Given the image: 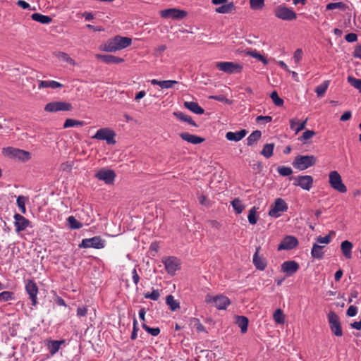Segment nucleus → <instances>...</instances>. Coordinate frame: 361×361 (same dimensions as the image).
<instances>
[{"instance_id":"obj_46","label":"nucleus","mask_w":361,"mask_h":361,"mask_svg":"<svg viewBox=\"0 0 361 361\" xmlns=\"http://www.w3.org/2000/svg\"><path fill=\"white\" fill-rule=\"evenodd\" d=\"M274 320L277 323L282 324L285 322V317L283 311L281 309H277L273 314Z\"/></svg>"},{"instance_id":"obj_12","label":"nucleus","mask_w":361,"mask_h":361,"mask_svg":"<svg viewBox=\"0 0 361 361\" xmlns=\"http://www.w3.org/2000/svg\"><path fill=\"white\" fill-rule=\"evenodd\" d=\"M25 288L29 295V299L32 302V305L36 306L37 304V294L39 293L37 283L32 279H27L25 281Z\"/></svg>"},{"instance_id":"obj_64","label":"nucleus","mask_w":361,"mask_h":361,"mask_svg":"<svg viewBox=\"0 0 361 361\" xmlns=\"http://www.w3.org/2000/svg\"><path fill=\"white\" fill-rule=\"evenodd\" d=\"M345 39L348 42H354L357 40V35L355 33H348L345 36Z\"/></svg>"},{"instance_id":"obj_60","label":"nucleus","mask_w":361,"mask_h":361,"mask_svg":"<svg viewBox=\"0 0 361 361\" xmlns=\"http://www.w3.org/2000/svg\"><path fill=\"white\" fill-rule=\"evenodd\" d=\"M315 132L314 130H307L305 131L302 136L300 137V140H306L311 137H312L315 135Z\"/></svg>"},{"instance_id":"obj_55","label":"nucleus","mask_w":361,"mask_h":361,"mask_svg":"<svg viewBox=\"0 0 361 361\" xmlns=\"http://www.w3.org/2000/svg\"><path fill=\"white\" fill-rule=\"evenodd\" d=\"M160 296L159 290H153L151 293H146L144 294V297L146 299H151L157 301Z\"/></svg>"},{"instance_id":"obj_54","label":"nucleus","mask_w":361,"mask_h":361,"mask_svg":"<svg viewBox=\"0 0 361 361\" xmlns=\"http://www.w3.org/2000/svg\"><path fill=\"white\" fill-rule=\"evenodd\" d=\"M270 97L276 106H281L283 104V100L279 97L276 91L272 92Z\"/></svg>"},{"instance_id":"obj_40","label":"nucleus","mask_w":361,"mask_h":361,"mask_svg":"<svg viewBox=\"0 0 361 361\" xmlns=\"http://www.w3.org/2000/svg\"><path fill=\"white\" fill-rule=\"evenodd\" d=\"M329 85V80H325L324 82L316 87L315 92L318 97H322L324 95Z\"/></svg>"},{"instance_id":"obj_23","label":"nucleus","mask_w":361,"mask_h":361,"mask_svg":"<svg viewBox=\"0 0 361 361\" xmlns=\"http://www.w3.org/2000/svg\"><path fill=\"white\" fill-rule=\"evenodd\" d=\"M180 137L185 141L193 144L197 145L204 141L203 137H199L195 135L190 134L189 133H182L180 134Z\"/></svg>"},{"instance_id":"obj_42","label":"nucleus","mask_w":361,"mask_h":361,"mask_svg":"<svg viewBox=\"0 0 361 361\" xmlns=\"http://www.w3.org/2000/svg\"><path fill=\"white\" fill-rule=\"evenodd\" d=\"M84 121H77L72 118H67L63 123V128H68L75 126H84Z\"/></svg>"},{"instance_id":"obj_41","label":"nucleus","mask_w":361,"mask_h":361,"mask_svg":"<svg viewBox=\"0 0 361 361\" xmlns=\"http://www.w3.org/2000/svg\"><path fill=\"white\" fill-rule=\"evenodd\" d=\"M257 208L256 207H252L249 211L247 219L249 223L252 225H255L257 222L258 216L257 215Z\"/></svg>"},{"instance_id":"obj_4","label":"nucleus","mask_w":361,"mask_h":361,"mask_svg":"<svg viewBox=\"0 0 361 361\" xmlns=\"http://www.w3.org/2000/svg\"><path fill=\"white\" fill-rule=\"evenodd\" d=\"M329 183L334 190L341 193L347 192V188L343 183L341 175L336 171H332L329 173Z\"/></svg>"},{"instance_id":"obj_51","label":"nucleus","mask_w":361,"mask_h":361,"mask_svg":"<svg viewBox=\"0 0 361 361\" xmlns=\"http://www.w3.org/2000/svg\"><path fill=\"white\" fill-rule=\"evenodd\" d=\"M56 57L63 61V62H67L70 64H75V61L73 59H71L66 53L65 52H59L57 54H56Z\"/></svg>"},{"instance_id":"obj_62","label":"nucleus","mask_w":361,"mask_h":361,"mask_svg":"<svg viewBox=\"0 0 361 361\" xmlns=\"http://www.w3.org/2000/svg\"><path fill=\"white\" fill-rule=\"evenodd\" d=\"M357 307L354 305H350L347 310L346 314L348 317H354L357 314Z\"/></svg>"},{"instance_id":"obj_34","label":"nucleus","mask_w":361,"mask_h":361,"mask_svg":"<svg viewBox=\"0 0 361 361\" xmlns=\"http://www.w3.org/2000/svg\"><path fill=\"white\" fill-rule=\"evenodd\" d=\"M245 54L247 56H250L257 60L262 62L263 64L267 65L268 63L267 59L262 56L259 52H258L256 49L254 50H247L245 51Z\"/></svg>"},{"instance_id":"obj_59","label":"nucleus","mask_w":361,"mask_h":361,"mask_svg":"<svg viewBox=\"0 0 361 361\" xmlns=\"http://www.w3.org/2000/svg\"><path fill=\"white\" fill-rule=\"evenodd\" d=\"M303 56V51L301 49H297L293 55L294 61L296 63H298L302 58Z\"/></svg>"},{"instance_id":"obj_49","label":"nucleus","mask_w":361,"mask_h":361,"mask_svg":"<svg viewBox=\"0 0 361 361\" xmlns=\"http://www.w3.org/2000/svg\"><path fill=\"white\" fill-rule=\"evenodd\" d=\"M142 327L149 334L153 336H157L160 333V329L159 327L151 328L147 326L145 323L142 324Z\"/></svg>"},{"instance_id":"obj_27","label":"nucleus","mask_w":361,"mask_h":361,"mask_svg":"<svg viewBox=\"0 0 361 361\" xmlns=\"http://www.w3.org/2000/svg\"><path fill=\"white\" fill-rule=\"evenodd\" d=\"M353 243L348 240H344L341 244L342 254L346 259L352 258Z\"/></svg>"},{"instance_id":"obj_63","label":"nucleus","mask_w":361,"mask_h":361,"mask_svg":"<svg viewBox=\"0 0 361 361\" xmlns=\"http://www.w3.org/2000/svg\"><path fill=\"white\" fill-rule=\"evenodd\" d=\"M207 223L212 228L219 230L221 228V224L216 220H208Z\"/></svg>"},{"instance_id":"obj_57","label":"nucleus","mask_w":361,"mask_h":361,"mask_svg":"<svg viewBox=\"0 0 361 361\" xmlns=\"http://www.w3.org/2000/svg\"><path fill=\"white\" fill-rule=\"evenodd\" d=\"M178 81L176 80H162L161 81L160 87L161 89H169L173 87V85L177 84Z\"/></svg>"},{"instance_id":"obj_28","label":"nucleus","mask_w":361,"mask_h":361,"mask_svg":"<svg viewBox=\"0 0 361 361\" xmlns=\"http://www.w3.org/2000/svg\"><path fill=\"white\" fill-rule=\"evenodd\" d=\"M65 343V340H61V341H56V340H50L47 343V348L49 349V351L51 355H54L56 354L61 345L62 344Z\"/></svg>"},{"instance_id":"obj_6","label":"nucleus","mask_w":361,"mask_h":361,"mask_svg":"<svg viewBox=\"0 0 361 361\" xmlns=\"http://www.w3.org/2000/svg\"><path fill=\"white\" fill-rule=\"evenodd\" d=\"M216 67L221 71L227 74H235L242 72L243 66L238 63L231 61H221L217 62Z\"/></svg>"},{"instance_id":"obj_19","label":"nucleus","mask_w":361,"mask_h":361,"mask_svg":"<svg viewBox=\"0 0 361 361\" xmlns=\"http://www.w3.org/2000/svg\"><path fill=\"white\" fill-rule=\"evenodd\" d=\"M299 268V264L294 260L285 261L281 266V271L285 273L286 276H292L298 271Z\"/></svg>"},{"instance_id":"obj_26","label":"nucleus","mask_w":361,"mask_h":361,"mask_svg":"<svg viewBox=\"0 0 361 361\" xmlns=\"http://www.w3.org/2000/svg\"><path fill=\"white\" fill-rule=\"evenodd\" d=\"M63 87V85L55 80H39L38 89L44 88L57 89Z\"/></svg>"},{"instance_id":"obj_56","label":"nucleus","mask_w":361,"mask_h":361,"mask_svg":"<svg viewBox=\"0 0 361 361\" xmlns=\"http://www.w3.org/2000/svg\"><path fill=\"white\" fill-rule=\"evenodd\" d=\"M334 233H335L334 231H331L329 235H327L324 237L318 236L316 238V240L318 243L329 244L331 240V235L334 234Z\"/></svg>"},{"instance_id":"obj_14","label":"nucleus","mask_w":361,"mask_h":361,"mask_svg":"<svg viewBox=\"0 0 361 361\" xmlns=\"http://www.w3.org/2000/svg\"><path fill=\"white\" fill-rule=\"evenodd\" d=\"M328 319L331 331L336 336H341L343 331L338 315L334 312H330L328 314Z\"/></svg>"},{"instance_id":"obj_35","label":"nucleus","mask_w":361,"mask_h":361,"mask_svg":"<svg viewBox=\"0 0 361 361\" xmlns=\"http://www.w3.org/2000/svg\"><path fill=\"white\" fill-rule=\"evenodd\" d=\"M235 9V6L233 2L223 4L216 8V12L219 13H230Z\"/></svg>"},{"instance_id":"obj_47","label":"nucleus","mask_w":361,"mask_h":361,"mask_svg":"<svg viewBox=\"0 0 361 361\" xmlns=\"http://www.w3.org/2000/svg\"><path fill=\"white\" fill-rule=\"evenodd\" d=\"M27 197L24 196H18L16 200V203L19 209L22 214L26 213L25 203Z\"/></svg>"},{"instance_id":"obj_8","label":"nucleus","mask_w":361,"mask_h":361,"mask_svg":"<svg viewBox=\"0 0 361 361\" xmlns=\"http://www.w3.org/2000/svg\"><path fill=\"white\" fill-rule=\"evenodd\" d=\"M44 111L49 113H56L58 111H68L73 109L72 104L69 102L56 101L47 103L44 108Z\"/></svg>"},{"instance_id":"obj_33","label":"nucleus","mask_w":361,"mask_h":361,"mask_svg":"<svg viewBox=\"0 0 361 361\" xmlns=\"http://www.w3.org/2000/svg\"><path fill=\"white\" fill-rule=\"evenodd\" d=\"M236 324L240 327L243 334L247 332L248 326V319L245 316H237Z\"/></svg>"},{"instance_id":"obj_37","label":"nucleus","mask_w":361,"mask_h":361,"mask_svg":"<svg viewBox=\"0 0 361 361\" xmlns=\"http://www.w3.org/2000/svg\"><path fill=\"white\" fill-rule=\"evenodd\" d=\"M166 303L169 306V308L171 311H175L177 309L180 308V303L178 301L175 300L174 297L172 295H169L166 298Z\"/></svg>"},{"instance_id":"obj_32","label":"nucleus","mask_w":361,"mask_h":361,"mask_svg":"<svg viewBox=\"0 0 361 361\" xmlns=\"http://www.w3.org/2000/svg\"><path fill=\"white\" fill-rule=\"evenodd\" d=\"M324 246L319 245L317 243H314L311 250V255L314 259H321L324 257L323 248Z\"/></svg>"},{"instance_id":"obj_2","label":"nucleus","mask_w":361,"mask_h":361,"mask_svg":"<svg viewBox=\"0 0 361 361\" xmlns=\"http://www.w3.org/2000/svg\"><path fill=\"white\" fill-rule=\"evenodd\" d=\"M316 157L313 155H298L293 161L294 168L303 171L316 164Z\"/></svg>"},{"instance_id":"obj_24","label":"nucleus","mask_w":361,"mask_h":361,"mask_svg":"<svg viewBox=\"0 0 361 361\" xmlns=\"http://www.w3.org/2000/svg\"><path fill=\"white\" fill-rule=\"evenodd\" d=\"M247 134V130L245 129L240 130L237 132H227L226 138L229 141L238 142L241 140Z\"/></svg>"},{"instance_id":"obj_20","label":"nucleus","mask_w":361,"mask_h":361,"mask_svg":"<svg viewBox=\"0 0 361 361\" xmlns=\"http://www.w3.org/2000/svg\"><path fill=\"white\" fill-rule=\"evenodd\" d=\"M13 218L15 220L14 226L17 233L24 231L30 226V221L20 214H15Z\"/></svg>"},{"instance_id":"obj_39","label":"nucleus","mask_w":361,"mask_h":361,"mask_svg":"<svg viewBox=\"0 0 361 361\" xmlns=\"http://www.w3.org/2000/svg\"><path fill=\"white\" fill-rule=\"evenodd\" d=\"M274 149V143L266 144L264 145L263 149L261 151V154L265 158L269 159L273 155Z\"/></svg>"},{"instance_id":"obj_30","label":"nucleus","mask_w":361,"mask_h":361,"mask_svg":"<svg viewBox=\"0 0 361 361\" xmlns=\"http://www.w3.org/2000/svg\"><path fill=\"white\" fill-rule=\"evenodd\" d=\"M31 18L32 20L42 24H49L52 21V18L50 16L42 15L39 13H32Z\"/></svg>"},{"instance_id":"obj_44","label":"nucleus","mask_w":361,"mask_h":361,"mask_svg":"<svg viewBox=\"0 0 361 361\" xmlns=\"http://www.w3.org/2000/svg\"><path fill=\"white\" fill-rule=\"evenodd\" d=\"M68 226L72 229H79L82 227V224L79 222L73 216L67 219Z\"/></svg>"},{"instance_id":"obj_10","label":"nucleus","mask_w":361,"mask_h":361,"mask_svg":"<svg viewBox=\"0 0 361 361\" xmlns=\"http://www.w3.org/2000/svg\"><path fill=\"white\" fill-rule=\"evenodd\" d=\"M78 246L80 248L92 247L95 249H102L105 246V240L100 236H94L90 238L82 239Z\"/></svg>"},{"instance_id":"obj_9","label":"nucleus","mask_w":361,"mask_h":361,"mask_svg":"<svg viewBox=\"0 0 361 361\" xmlns=\"http://www.w3.org/2000/svg\"><path fill=\"white\" fill-rule=\"evenodd\" d=\"M207 303H212L219 310H226V307L231 304L229 298L223 295L216 296H212L207 295L205 298Z\"/></svg>"},{"instance_id":"obj_3","label":"nucleus","mask_w":361,"mask_h":361,"mask_svg":"<svg viewBox=\"0 0 361 361\" xmlns=\"http://www.w3.org/2000/svg\"><path fill=\"white\" fill-rule=\"evenodd\" d=\"M3 153L5 156L10 158L17 159L22 161H28L31 158V154L29 152L12 147L4 148Z\"/></svg>"},{"instance_id":"obj_7","label":"nucleus","mask_w":361,"mask_h":361,"mask_svg":"<svg viewBox=\"0 0 361 361\" xmlns=\"http://www.w3.org/2000/svg\"><path fill=\"white\" fill-rule=\"evenodd\" d=\"M288 209V204L283 199L276 198L271 206L269 215L271 217L278 218L281 216L282 213L287 212Z\"/></svg>"},{"instance_id":"obj_25","label":"nucleus","mask_w":361,"mask_h":361,"mask_svg":"<svg viewBox=\"0 0 361 361\" xmlns=\"http://www.w3.org/2000/svg\"><path fill=\"white\" fill-rule=\"evenodd\" d=\"M307 122V118H306L302 122H300L299 120L296 118H291L290 120V128L292 130L295 131V133L297 134L300 131H301L305 128Z\"/></svg>"},{"instance_id":"obj_38","label":"nucleus","mask_w":361,"mask_h":361,"mask_svg":"<svg viewBox=\"0 0 361 361\" xmlns=\"http://www.w3.org/2000/svg\"><path fill=\"white\" fill-rule=\"evenodd\" d=\"M261 136L262 133L260 130H257L253 131L247 138V145L248 146H252L261 138Z\"/></svg>"},{"instance_id":"obj_13","label":"nucleus","mask_w":361,"mask_h":361,"mask_svg":"<svg viewBox=\"0 0 361 361\" xmlns=\"http://www.w3.org/2000/svg\"><path fill=\"white\" fill-rule=\"evenodd\" d=\"M275 16L283 20H293L297 18L296 13L285 6H279L274 9Z\"/></svg>"},{"instance_id":"obj_16","label":"nucleus","mask_w":361,"mask_h":361,"mask_svg":"<svg viewBox=\"0 0 361 361\" xmlns=\"http://www.w3.org/2000/svg\"><path fill=\"white\" fill-rule=\"evenodd\" d=\"M298 245V239L293 235H286L278 245V250H290Z\"/></svg>"},{"instance_id":"obj_61","label":"nucleus","mask_w":361,"mask_h":361,"mask_svg":"<svg viewBox=\"0 0 361 361\" xmlns=\"http://www.w3.org/2000/svg\"><path fill=\"white\" fill-rule=\"evenodd\" d=\"M271 121H272V117L270 116H258L256 118V122L257 123H261V122L269 123Z\"/></svg>"},{"instance_id":"obj_45","label":"nucleus","mask_w":361,"mask_h":361,"mask_svg":"<svg viewBox=\"0 0 361 361\" xmlns=\"http://www.w3.org/2000/svg\"><path fill=\"white\" fill-rule=\"evenodd\" d=\"M347 80L351 86L357 89L361 93V79H357L352 75H349L347 78Z\"/></svg>"},{"instance_id":"obj_5","label":"nucleus","mask_w":361,"mask_h":361,"mask_svg":"<svg viewBox=\"0 0 361 361\" xmlns=\"http://www.w3.org/2000/svg\"><path fill=\"white\" fill-rule=\"evenodd\" d=\"M116 133L109 128H102L99 129L92 137V139L104 140L108 145H114L116 143Z\"/></svg>"},{"instance_id":"obj_11","label":"nucleus","mask_w":361,"mask_h":361,"mask_svg":"<svg viewBox=\"0 0 361 361\" xmlns=\"http://www.w3.org/2000/svg\"><path fill=\"white\" fill-rule=\"evenodd\" d=\"M290 180H293V185L295 186L300 187L302 189L309 191L314 183L313 178L310 175L305 176H292L289 178Z\"/></svg>"},{"instance_id":"obj_17","label":"nucleus","mask_w":361,"mask_h":361,"mask_svg":"<svg viewBox=\"0 0 361 361\" xmlns=\"http://www.w3.org/2000/svg\"><path fill=\"white\" fill-rule=\"evenodd\" d=\"M186 15L185 11L177 8H168L160 11V16L164 18L183 19Z\"/></svg>"},{"instance_id":"obj_21","label":"nucleus","mask_w":361,"mask_h":361,"mask_svg":"<svg viewBox=\"0 0 361 361\" xmlns=\"http://www.w3.org/2000/svg\"><path fill=\"white\" fill-rule=\"evenodd\" d=\"M259 250L260 247L256 248L253 255V264L257 269L262 271L267 267V262L263 257L259 255Z\"/></svg>"},{"instance_id":"obj_58","label":"nucleus","mask_w":361,"mask_h":361,"mask_svg":"<svg viewBox=\"0 0 361 361\" xmlns=\"http://www.w3.org/2000/svg\"><path fill=\"white\" fill-rule=\"evenodd\" d=\"M88 309L86 306L78 307L76 311V315L78 317H85L87 314Z\"/></svg>"},{"instance_id":"obj_22","label":"nucleus","mask_w":361,"mask_h":361,"mask_svg":"<svg viewBox=\"0 0 361 361\" xmlns=\"http://www.w3.org/2000/svg\"><path fill=\"white\" fill-rule=\"evenodd\" d=\"M96 58L107 64L120 63L124 61L123 59L110 54H97Z\"/></svg>"},{"instance_id":"obj_36","label":"nucleus","mask_w":361,"mask_h":361,"mask_svg":"<svg viewBox=\"0 0 361 361\" xmlns=\"http://www.w3.org/2000/svg\"><path fill=\"white\" fill-rule=\"evenodd\" d=\"M189 324L192 328H195L197 331L199 333L206 332L205 327L201 324L200 319L197 318H190L189 320Z\"/></svg>"},{"instance_id":"obj_1","label":"nucleus","mask_w":361,"mask_h":361,"mask_svg":"<svg viewBox=\"0 0 361 361\" xmlns=\"http://www.w3.org/2000/svg\"><path fill=\"white\" fill-rule=\"evenodd\" d=\"M132 43L130 37L117 35L108 40L102 46V49L108 52H115L129 47Z\"/></svg>"},{"instance_id":"obj_48","label":"nucleus","mask_w":361,"mask_h":361,"mask_svg":"<svg viewBox=\"0 0 361 361\" xmlns=\"http://www.w3.org/2000/svg\"><path fill=\"white\" fill-rule=\"evenodd\" d=\"M264 6V0H250V6L252 10H261Z\"/></svg>"},{"instance_id":"obj_29","label":"nucleus","mask_w":361,"mask_h":361,"mask_svg":"<svg viewBox=\"0 0 361 361\" xmlns=\"http://www.w3.org/2000/svg\"><path fill=\"white\" fill-rule=\"evenodd\" d=\"M184 106L196 114H203L204 112L202 109L197 102H185Z\"/></svg>"},{"instance_id":"obj_52","label":"nucleus","mask_w":361,"mask_h":361,"mask_svg":"<svg viewBox=\"0 0 361 361\" xmlns=\"http://www.w3.org/2000/svg\"><path fill=\"white\" fill-rule=\"evenodd\" d=\"M346 6L343 2L329 3L326 5V10L341 9L345 10Z\"/></svg>"},{"instance_id":"obj_15","label":"nucleus","mask_w":361,"mask_h":361,"mask_svg":"<svg viewBox=\"0 0 361 361\" xmlns=\"http://www.w3.org/2000/svg\"><path fill=\"white\" fill-rule=\"evenodd\" d=\"M166 271L170 275H174L176 271L180 269L179 260L175 257H169L162 260Z\"/></svg>"},{"instance_id":"obj_18","label":"nucleus","mask_w":361,"mask_h":361,"mask_svg":"<svg viewBox=\"0 0 361 361\" xmlns=\"http://www.w3.org/2000/svg\"><path fill=\"white\" fill-rule=\"evenodd\" d=\"M95 177L106 184H111L115 179L116 173L113 170L102 169L96 173Z\"/></svg>"},{"instance_id":"obj_31","label":"nucleus","mask_w":361,"mask_h":361,"mask_svg":"<svg viewBox=\"0 0 361 361\" xmlns=\"http://www.w3.org/2000/svg\"><path fill=\"white\" fill-rule=\"evenodd\" d=\"M173 115L181 121L186 122L195 127L197 126V123L192 119L190 116L186 115L181 111H175L173 113Z\"/></svg>"},{"instance_id":"obj_43","label":"nucleus","mask_w":361,"mask_h":361,"mask_svg":"<svg viewBox=\"0 0 361 361\" xmlns=\"http://www.w3.org/2000/svg\"><path fill=\"white\" fill-rule=\"evenodd\" d=\"M231 205L237 214H241L245 209V206L242 204V202L238 199L235 198L231 202Z\"/></svg>"},{"instance_id":"obj_53","label":"nucleus","mask_w":361,"mask_h":361,"mask_svg":"<svg viewBox=\"0 0 361 361\" xmlns=\"http://www.w3.org/2000/svg\"><path fill=\"white\" fill-rule=\"evenodd\" d=\"M14 298L13 293L11 291H4L0 293V302H7Z\"/></svg>"},{"instance_id":"obj_50","label":"nucleus","mask_w":361,"mask_h":361,"mask_svg":"<svg viewBox=\"0 0 361 361\" xmlns=\"http://www.w3.org/2000/svg\"><path fill=\"white\" fill-rule=\"evenodd\" d=\"M278 173L282 176H288L293 173V170L289 166H281L277 168Z\"/></svg>"}]
</instances>
